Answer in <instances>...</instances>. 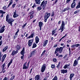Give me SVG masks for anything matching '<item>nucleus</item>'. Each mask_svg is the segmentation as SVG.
Here are the masks:
<instances>
[{
  "label": "nucleus",
  "instance_id": "obj_62",
  "mask_svg": "<svg viewBox=\"0 0 80 80\" xmlns=\"http://www.w3.org/2000/svg\"><path fill=\"white\" fill-rule=\"evenodd\" d=\"M2 41H1L0 42V46L2 45Z\"/></svg>",
  "mask_w": 80,
  "mask_h": 80
},
{
  "label": "nucleus",
  "instance_id": "obj_32",
  "mask_svg": "<svg viewBox=\"0 0 80 80\" xmlns=\"http://www.w3.org/2000/svg\"><path fill=\"white\" fill-rule=\"evenodd\" d=\"M0 13H2V15H3L4 13H5V12H4L3 11L0 10Z\"/></svg>",
  "mask_w": 80,
  "mask_h": 80
},
{
  "label": "nucleus",
  "instance_id": "obj_39",
  "mask_svg": "<svg viewBox=\"0 0 80 80\" xmlns=\"http://www.w3.org/2000/svg\"><path fill=\"white\" fill-rule=\"evenodd\" d=\"M51 67L52 68H54L55 67V65L52 64L51 66Z\"/></svg>",
  "mask_w": 80,
  "mask_h": 80
},
{
  "label": "nucleus",
  "instance_id": "obj_58",
  "mask_svg": "<svg viewBox=\"0 0 80 80\" xmlns=\"http://www.w3.org/2000/svg\"><path fill=\"white\" fill-rule=\"evenodd\" d=\"M58 1V0H56L55 2H54V4H55V3H56Z\"/></svg>",
  "mask_w": 80,
  "mask_h": 80
},
{
  "label": "nucleus",
  "instance_id": "obj_63",
  "mask_svg": "<svg viewBox=\"0 0 80 80\" xmlns=\"http://www.w3.org/2000/svg\"><path fill=\"white\" fill-rule=\"evenodd\" d=\"M47 80V77H45V78H44L43 80Z\"/></svg>",
  "mask_w": 80,
  "mask_h": 80
},
{
  "label": "nucleus",
  "instance_id": "obj_44",
  "mask_svg": "<svg viewBox=\"0 0 80 80\" xmlns=\"http://www.w3.org/2000/svg\"><path fill=\"white\" fill-rule=\"evenodd\" d=\"M55 31L53 30L52 32V35H53L55 34Z\"/></svg>",
  "mask_w": 80,
  "mask_h": 80
},
{
  "label": "nucleus",
  "instance_id": "obj_43",
  "mask_svg": "<svg viewBox=\"0 0 80 80\" xmlns=\"http://www.w3.org/2000/svg\"><path fill=\"white\" fill-rule=\"evenodd\" d=\"M7 56V55L6 54H4L3 56L2 57V58H4L5 59V58H6V57Z\"/></svg>",
  "mask_w": 80,
  "mask_h": 80
},
{
  "label": "nucleus",
  "instance_id": "obj_57",
  "mask_svg": "<svg viewBox=\"0 0 80 80\" xmlns=\"http://www.w3.org/2000/svg\"><path fill=\"white\" fill-rule=\"evenodd\" d=\"M67 57V55L66 54L65 55V56H64V57H63L64 58H66V57Z\"/></svg>",
  "mask_w": 80,
  "mask_h": 80
},
{
  "label": "nucleus",
  "instance_id": "obj_47",
  "mask_svg": "<svg viewBox=\"0 0 80 80\" xmlns=\"http://www.w3.org/2000/svg\"><path fill=\"white\" fill-rule=\"evenodd\" d=\"M54 16V12H53L51 14V17H53Z\"/></svg>",
  "mask_w": 80,
  "mask_h": 80
},
{
  "label": "nucleus",
  "instance_id": "obj_40",
  "mask_svg": "<svg viewBox=\"0 0 80 80\" xmlns=\"http://www.w3.org/2000/svg\"><path fill=\"white\" fill-rule=\"evenodd\" d=\"M62 57H63V55H59L58 57V58H60V59Z\"/></svg>",
  "mask_w": 80,
  "mask_h": 80
},
{
  "label": "nucleus",
  "instance_id": "obj_10",
  "mask_svg": "<svg viewBox=\"0 0 80 80\" xmlns=\"http://www.w3.org/2000/svg\"><path fill=\"white\" fill-rule=\"evenodd\" d=\"M35 53H36V51H32V52H31V53L30 54V57H32V56H33V55H35Z\"/></svg>",
  "mask_w": 80,
  "mask_h": 80
},
{
  "label": "nucleus",
  "instance_id": "obj_29",
  "mask_svg": "<svg viewBox=\"0 0 80 80\" xmlns=\"http://www.w3.org/2000/svg\"><path fill=\"white\" fill-rule=\"evenodd\" d=\"M61 26L65 27V22H64V21H62Z\"/></svg>",
  "mask_w": 80,
  "mask_h": 80
},
{
  "label": "nucleus",
  "instance_id": "obj_11",
  "mask_svg": "<svg viewBox=\"0 0 80 80\" xmlns=\"http://www.w3.org/2000/svg\"><path fill=\"white\" fill-rule=\"evenodd\" d=\"M14 22V20L13 19H12L11 20L9 21L8 22V23L10 24L11 25V26H12V22Z\"/></svg>",
  "mask_w": 80,
  "mask_h": 80
},
{
  "label": "nucleus",
  "instance_id": "obj_34",
  "mask_svg": "<svg viewBox=\"0 0 80 80\" xmlns=\"http://www.w3.org/2000/svg\"><path fill=\"white\" fill-rule=\"evenodd\" d=\"M60 63H61L60 62H58V64L57 66V67L58 68H59V67H60Z\"/></svg>",
  "mask_w": 80,
  "mask_h": 80
},
{
  "label": "nucleus",
  "instance_id": "obj_6",
  "mask_svg": "<svg viewBox=\"0 0 80 80\" xmlns=\"http://www.w3.org/2000/svg\"><path fill=\"white\" fill-rule=\"evenodd\" d=\"M5 26H3L1 28L0 30V33H3L4 31H5Z\"/></svg>",
  "mask_w": 80,
  "mask_h": 80
},
{
  "label": "nucleus",
  "instance_id": "obj_54",
  "mask_svg": "<svg viewBox=\"0 0 80 80\" xmlns=\"http://www.w3.org/2000/svg\"><path fill=\"white\" fill-rule=\"evenodd\" d=\"M18 35H16V34H15V36H14V39H15V38H17V37Z\"/></svg>",
  "mask_w": 80,
  "mask_h": 80
},
{
  "label": "nucleus",
  "instance_id": "obj_42",
  "mask_svg": "<svg viewBox=\"0 0 80 80\" xmlns=\"http://www.w3.org/2000/svg\"><path fill=\"white\" fill-rule=\"evenodd\" d=\"M2 8L4 10H6L7 9V7H6L5 6H4L2 7Z\"/></svg>",
  "mask_w": 80,
  "mask_h": 80
},
{
  "label": "nucleus",
  "instance_id": "obj_53",
  "mask_svg": "<svg viewBox=\"0 0 80 80\" xmlns=\"http://www.w3.org/2000/svg\"><path fill=\"white\" fill-rule=\"evenodd\" d=\"M23 57H24V55H22V56L21 57V58L22 60V59L23 58Z\"/></svg>",
  "mask_w": 80,
  "mask_h": 80
},
{
  "label": "nucleus",
  "instance_id": "obj_12",
  "mask_svg": "<svg viewBox=\"0 0 80 80\" xmlns=\"http://www.w3.org/2000/svg\"><path fill=\"white\" fill-rule=\"evenodd\" d=\"M40 78V76L39 75H37L35 78V80H38Z\"/></svg>",
  "mask_w": 80,
  "mask_h": 80
},
{
  "label": "nucleus",
  "instance_id": "obj_16",
  "mask_svg": "<svg viewBox=\"0 0 80 80\" xmlns=\"http://www.w3.org/2000/svg\"><path fill=\"white\" fill-rule=\"evenodd\" d=\"M36 3L38 5L40 4V0H35Z\"/></svg>",
  "mask_w": 80,
  "mask_h": 80
},
{
  "label": "nucleus",
  "instance_id": "obj_4",
  "mask_svg": "<svg viewBox=\"0 0 80 80\" xmlns=\"http://www.w3.org/2000/svg\"><path fill=\"white\" fill-rule=\"evenodd\" d=\"M33 41V39L30 40L28 41V47H31L32 46Z\"/></svg>",
  "mask_w": 80,
  "mask_h": 80
},
{
  "label": "nucleus",
  "instance_id": "obj_9",
  "mask_svg": "<svg viewBox=\"0 0 80 80\" xmlns=\"http://www.w3.org/2000/svg\"><path fill=\"white\" fill-rule=\"evenodd\" d=\"M8 14L6 16V21L7 22H9V21H10V20H12V18H10L9 19H8Z\"/></svg>",
  "mask_w": 80,
  "mask_h": 80
},
{
  "label": "nucleus",
  "instance_id": "obj_55",
  "mask_svg": "<svg viewBox=\"0 0 80 80\" xmlns=\"http://www.w3.org/2000/svg\"><path fill=\"white\" fill-rule=\"evenodd\" d=\"M70 0H67L66 1L67 3H68V2H70Z\"/></svg>",
  "mask_w": 80,
  "mask_h": 80
},
{
  "label": "nucleus",
  "instance_id": "obj_22",
  "mask_svg": "<svg viewBox=\"0 0 80 80\" xmlns=\"http://www.w3.org/2000/svg\"><path fill=\"white\" fill-rule=\"evenodd\" d=\"M70 8L68 7H67L66 8H65L63 10V12H65V11H67V10H69Z\"/></svg>",
  "mask_w": 80,
  "mask_h": 80
},
{
  "label": "nucleus",
  "instance_id": "obj_60",
  "mask_svg": "<svg viewBox=\"0 0 80 80\" xmlns=\"http://www.w3.org/2000/svg\"><path fill=\"white\" fill-rule=\"evenodd\" d=\"M33 17V15H32L30 17V18H32Z\"/></svg>",
  "mask_w": 80,
  "mask_h": 80
},
{
  "label": "nucleus",
  "instance_id": "obj_56",
  "mask_svg": "<svg viewBox=\"0 0 80 80\" xmlns=\"http://www.w3.org/2000/svg\"><path fill=\"white\" fill-rule=\"evenodd\" d=\"M71 47L72 48H75V45L72 46Z\"/></svg>",
  "mask_w": 80,
  "mask_h": 80
},
{
  "label": "nucleus",
  "instance_id": "obj_51",
  "mask_svg": "<svg viewBox=\"0 0 80 80\" xmlns=\"http://www.w3.org/2000/svg\"><path fill=\"white\" fill-rule=\"evenodd\" d=\"M5 60V59L2 58V59H1V61H2V62H3V61H4Z\"/></svg>",
  "mask_w": 80,
  "mask_h": 80
},
{
  "label": "nucleus",
  "instance_id": "obj_41",
  "mask_svg": "<svg viewBox=\"0 0 80 80\" xmlns=\"http://www.w3.org/2000/svg\"><path fill=\"white\" fill-rule=\"evenodd\" d=\"M18 32H19V29H18L17 32L15 33L16 35H18V34H17V33H18Z\"/></svg>",
  "mask_w": 80,
  "mask_h": 80
},
{
  "label": "nucleus",
  "instance_id": "obj_64",
  "mask_svg": "<svg viewBox=\"0 0 80 80\" xmlns=\"http://www.w3.org/2000/svg\"><path fill=\"white\" fill-rule=\"evenodd\" d=\"M78 12L77 11H76L74 12V14H76V13H77Z\"/></svg>",
  "mask_w": 80,
  "mask_h": 80
},
{
  "label": "nucleus",
  "instance_id": "obj_61",
  "mask_svg": "<svg viewBox=\"0 0 80 80\" xmlns=\"http://www.w3.org/2000/svg\"><path fill=\"white\" fill-rule=\"evenodd\" d=\"M15 4H13V5H12V8H14V7H15Z\"/></svg>",
  "mask_w": 80,
  "mask_h": 80
},
{
  "label": "nucleus",
  "instance_id": "obj_14",
  "mask_svg": "<svg viewBox=\"0 0 80 80\" xmlns=\"http://www.w3.org/2000/svg\"><path fill=\"white\" fill-rule=\"evenodd\" d=\"M35 40L36 43H38V42H39V38H38V36H37L36 37Z\"/></svg>",
  "mask_w": 80,
  "mask_h": 80
},
{
  "label": "nucleus",
  "instance_id": "obj_45",
  "mask_svg": "<svg viewBox=\"0 0 80 80\" xmlns=\"http://www.w3.org/2000/svg\"><path fill=\"white\" fill-rule=\"evenodd\" d=\"M15 77V76H13L10 79V80H13L14 78Z\"/></svg>",
  "mask_w": 80,
  "mask_h": 80
},
{
  "label": "nucleus",
  "instance_id": "obj_46",
  "mask_svg": "<svg viewBox=\"0 0 80 80\" xmlns=\"http://www.w3.org/2000/svg\"><path fill=\"white\" fill-rule=\"evenodd\" d=\"M74 45L75 46V47H78L79 45H80V44H78L76 45Z\"/></svg>",
  "mask_w": 80,
  "mask_h": 80
},
{
  "label": "nucleus",
  "instance_id": "obj_13",
  "mask_svg": "<svg viewBox=\"0 0 80 80\" xmlns=\"http://www.w3.org/2000/svg\"><path fill=\"white\" fill-rule=\"evenodd\" d=\"M25 53V48H23L21 52V55H24V54Z\"/></svg>",
  "mask_w": 80,
  "mask_h": 80
},
{
  "label": "nucleus",
  "instance_id": "obj_15",
  "mask_svg": "<svg viewBox=\"0 0 80 80\" xmlns=\"http://www.w3.org/2000/svg\"><path fill=\"white\" fill-rule=\"evenodd\" d=\"M48 40H46L45 42H43V46L45 47L46 45H47V43H48Z\"/></svg>",
  "mask_w": 80,
  "mask_h": 80
},
{
  "label": "nucleus",
  "instance_id": "obj_25",
  "mask_svg": "<svg viewBox=\"0 0 80 80\" xmlns=\"http://www.w3.org/2000/svg\"><path fill=\"white\" fill-rule=\"evenodd\" d=\"M43 25V22H40L39 23V27H42Z\"/></svg>",
  "mask_w": 80,
  "mask_h": 80
},
{
  "label": "nucleus",
  "instance_id": "obj_28",
  "mask_svg": "<svg viewBox=\"0 0 80 80\" xmlns=\"http://www.w3.org/2000/svg\"><path fill=\"white\" fill-rule=\"evenodd\" d=\"M37 47V44L35 43H34L33 45L32 48H35Z\"/></svg>",
  "mask_w": 80,
  "mask_h": 80
},
{
  "label": "nucleus",
  "instance_id": "obj_33",
  "mask_svg": "<svg viewBox=\"0 0 80 80\" xmlns=\"http://www.w3.org/2000/svg\"><path fill=\"white\" fill-rule=\"evenodd\" d=\"M46 52V51L45 50H44L43 52H42V54L41 55V57H42V56H43L44 55V54H45V52Z\"/></svg>",
  "mask_w": 80,
  "mask_h": 80
},
{
  "label": "nucleus",
  "instance_id": "obj_17",
  "mask_svg": "<svg viewBox=\"0 0 80 80\" xmlns=\"http://www.w3.org/2000/svg\"><path fill=\"white\" fill-rule=\"evenodd\" d=\"M75 2H73V3H72L71 6V8H74L75 7Z\"/></svg>",
  "mask_w": 80,
  "mask_h": 80
},
{
  "label": "nucleus",
  "instance_id": "obj_49",
  "mask_svg": "<svg viewBox=\"0 0 80 80\" xmlns=\"http://www.w3.org/2000/svg\"><path fill=\"white\" fill-rule=\"evenodd\" d=\"M53 61L54 62H57V59H56V58H54L53 59Z\"/></svg>",
  "mask_w": 80,
  "mask_h": 80
},
{
  "label": "nucleus",
  "instance_id": "obj_27",
  "mask_svg": "<svg viewBox=\"0 0 80 80\" xmlns=\"http://www.w3.org/2000/svg\"><path fill=\"white\" fill-rule=\"evenodd\" d=\"M37 10L38 11H40L41 10H42V7L41 6L38 7L37 8Z\"/></svg>",
  "mask_w": 80,
  "mask_h": 80
},
{
  "label": "nucleus",
  "instance_id": "obj_5",
  "mask_svg": "<svg viewBox=\"0 0 80 80\" xmlns=\"http://www.w3.org/2000/svg\"><path fill=\"white\" fill-rule=\"evenodd\" d=\"M45 64H44L42 66V67L41 68V72H44V71L45 70Z\"/></svg>",
  "mask_w": 80,
  "mask_h": 80
},
{
  "label": "nucleus",
  "instance_id": "obj_37",
  "mask_svg": "<svg viewBox=\"0 0 80 80\" xmlns=\"http://www.w3.org/2000/svg\"><path fill=\"white\" fill-rule=\"evenodd\" d=\"M12 63V61H10V62L8 63V67H10V65H11V63Z\"/></svg>",
  "mask_w": 80,
  "mask_h": 80
},
{
  "label": "nucleus",
  "instance_id": "obj_36",
  "mask_svg": "<svg viewBox=\"0 0 80 80\" xmlns=\"http://www.w3.org/2000/svg\"><path fill=\"white\" fill-rule=\"evenodd\" d=\"M34 13V11H32L29 12L30 15H33Z\"/></svg>",
  "mask_w": 80,
  "mask_h": 80
},
{
  "label": "nucleus",
  "instance_id": "obj_8",
  "mask_svg": "<svg viewBox=\"0 0 80 80\" xmlns=\"http://www.w3.org/2000/svg\"><path fill=\"white\" fill-rule=\"evenodd\" d=\"M78 61L77 60H75L74 61V64L73 65V67H75V66H77V65H78Z\"/></svg>",
  "mask_w": 80,
  "mask_h": 80
},
{
  "label": "nucleus",
  "instance_id": "obj_38",
  "mask_svg": "<svg viewBox=\"0 0 80 80\" xmlns=\"http://www.w3.org/2000/svg\"><path fill=\"white\" fill-rule=\"evenodd\" d=\"M15 51H13L12 54H11V55H12V56H13V55H15Z\"/></svg>",
  "mask_w": 80,
  "mask_h": 80
},
{
  "label": "nucleus",
  "instance_id": "obj_30",
  "mask_svg": "<svg viewBox=\"0 0 80 80\" xmlns=\"http://www.w3.org/2000/svg\"><path fill=\"white\" fill-rule=\"evenodd\" d=\"M64 27H63V26H61L60 28L59 29H58V30L59 31L60 30H64Z\"/></svg>",
  "mask_w": 80,
  "mask_h": 80
},
{
  "label": "nucleus",
  "instance_id": "obj_18",
  "mask_svg": "<svg viewBox=\"0 0 80 80\" xmlns=\"http://www.w3.org/2000/svg\"><path fill=\"white\" fill-rule=\"evenodd\" d=\"M61 72L62 73H63V74H64V73H67V70H64L63 69L62 70H61Z\"/></svg>",
  "mask_w": 80,
  "mask_h": 80
},
{
  "label": "nucleus",
  "instance_id": "obj_52",
  "mask_svg": "<svg viewBox=\"0 0 80 80\" xmlns=\"http://www.w3.org/2000/svg\"><path fill=\"white\" fill-rule=\"evenodd\" d=\"M5 72H6V71L5 70H4V69H2V72H3V73H5Z\"/></svg>",
  "mask_w": 80,
  "mask_h": 80
},
{
  "label": "nucleus",
  "instance_id": "obj_7",
  "mask_svg": "<svg viewBox=\"0 0 80 80\" xmlns=\"http://www.w3.org/2000/svg\"><path fill=\"white\" fill-rule=\"evenodd\" d=\"M18 16V14H17V12H16V10H15V12H13V17L14 18H16V17H17Z\"/></svg>",
  "mask_w": 80,
  "mask_h": 80
},
{
  "label": "nucleus",
  "instance_id": "obj_24",
  "mask_svg": "<svg viewBox=\"0 0 80 80\" xmlns=\"http://www.w3.org/2000/svg\"><path fill=\"white\" fill-rule=\"evenodd\" d=\"M80 8V0L78 4L76 7V8L77 9H78V8Z\"/></svg>",
  "mask_w": 80,
  "mask_h": 80
},
{
  "label": "nucleus",
  "instance_id": "obj_26",
  "mask_svg": "<svg viewBox=\"0 0 80 80\" xmlns=\"http://www.w3.org/2000/svg\"><path fill=\"white\" fill-rule=\"evenodd\" d=\"M34 35V33H32L31 35L30 36L28 37V38H33V36Z\"/></svg>",
  "mask_w": 80,
  "mask_h": 80
},
{
  "label": "nucleus",
  "instance_id": "obj_35",
  "mask_svg": "<svg viewBox=\"0 0 80 80\" xmlns=\"http://www.w3.org/2000/svg\"><path fill=\"white\" fill-rule=\"evenodd\" d=\"M5 63H4L3 64L2 66V69L3 70L4 69V68H5Z\"/></svg>",
  "mask_w": 80,
  "mask_h": 80
},
{
  "label": "nucleus",
  "instance_id": "obj_48",
  "mask_svg": "<svg viewBox=\"0 0 80 80\" xmlns=\"http://www.w3.org/2000/svg\"><path fill=\"white\" fill-rule=\"evenodd\" d=\"M27 25V23H26L25 24H24L22 27V29H23L24 28L25 26H26Z\"/></svg>",
  "mask_w": 80,
  "mask_h": 80
},
{
  "label": "nucleus",
  "instance_id": "obj_59",
  "mask_svg": "<svg viewBox=\"0 0 80 80\" xmlns=\"http://www.w3.org/2000/svg\"><path fill=\"white\" fill-rule=\"evenodd\" d=\"M3 80H7V78L5 77V78H4Z\"/></svg>",
  "mask_w": 80,
  "mask_h": 80
},
{
  "label": "nucleus",
  "instance_id": "obj_50",
  "mask_svg": "<svg viewBox=\"0 0 80 80\" xmlns=\"http://www.w3.org/2000/svg\"><path fill=\"white\" fill-rule=\"evenodd\" d=\"M49 76H50V75L48 73L47 74V76L45 77H46V78H48V77H49Z\"/></svg>",
  "mask_w": 80,
  "mask_h": 80
},
{
  "label": "nucleus",
  "instance_id": "obj_21",
  "mask_svg": "<svg viewBox=\"0 0 80 80\" xmlns=\"http://www.w3.org/2000/svg\"><path fill=\"white\" fill-rule=\"evenodd\" d=\"M16 48L18 50H20L21 48V46H20V45H18L16 46Z\"/></svg>",
  "mask_w": 80,
  "mask_h": 80
},
{
  "label": "nucleus",
  "instance_id": "obj_3",
  "mask_svg": "<svg viewBox=\"0 0 80 80\" xmlns=\"http://www.w3.org/2000/svg\"><path fill=\"white\" fill-rule=\"evenodd\" d=\"M47 1L44 0L41 4L40 6H41L42 7V9H45V6H46V5H47Z\"/></svg>",
  "mask_w": 80,
  "mask_h": 80
},
{
  "label": "nucleus",
  "instance_id": "obj_2",
  "mask_svg": "<svg viewBox=\"0 0 80 80\" xmlns=\"http://www.w3.org/2000/svg\"><path fill=\"white\" fill-rule=\"evenodd\" d=\"M51 13H48V12H46L45 15L44 16V22H46L47 21V19L49 18L50 16Z\"/></svg>",
  "mask_w": 80,
  "mask_h": 80
},
{
  "label": "nucleus",
  "instance_id": "obj_31",
  "mask_svg": "<svg viewBox=\"0 0 80 80\" xmlns=\"http://www.w3.org/2000/svg\"><path fill=\"white\" fill-rule=\"evenodd\" d=\"M69 65H70V64H68V65L67 64V65H65L63 67L64 68H65V69L67 68V67H68Z\"/></svg>",
  "mask_w": 80,
  "mask_h": 80
},
{
  "label": "nucleus",
  "instance_id": "obj_23",
  "mask_svg": "<svg viewBox=\"0 0 80 80\" xmlns=\"http://www.w3.org/2000/svg\"><path fill=\"white\" fill-rule=\"evenodd\" d=\"M8 49V46H6L2 50V52H5Z\"/></svg>",
  "mask_w": 80,
  "mask_h": 80
},
{
  "label": "nucleus",
  "instance_id": "obj_1",
  "mask_svg": "<svg viewBox=\"0 0 80 80\" xmlns=\"http://www.w3.org/2000/svg\"><path fill=\"white\" fill-rule=\"evenodd\" d=\"M63 51V47H61L59 48H56V50L55 51L54 54H56L58 52H59V53H62V52Z\"/></svg>",
  "mask_w": 80,
  "mask_h": 80
},
{
  "label": "nucleus",
  "instance_id": "obj_19",
  "mask_svg": "<svg viewBox=\"0 0 80 80\" xmlns=\"http://www.w3.org/2000/svg\"><path fill=\"white\" fill-rule=\"evenodd\" d=\"M28 68V66H26V65H25V63H24L23 65V69H27V68Z\"/></svg>",
  "mask_w": 80,
  "mask_h": 80
},
{
  "label": "nucleus",
  "instance_id": "obj_20",
  "mask_svg": "<svg viewBox=\"0 0 80 80\" xmlns=\"http://www.w3.org/2000/svg\"><path fill=\"white\" fill-rule=\"evenodd\" d=\"M74 76V74L72 73V74H70V80H72V79L73 76Z\"/></svg>",
  "mask_w": 80,
  "mask_h": 80
}]
</instances>
